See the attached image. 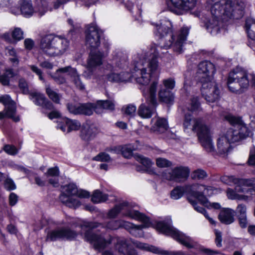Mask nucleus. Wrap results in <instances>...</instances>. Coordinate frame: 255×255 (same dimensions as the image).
Wrapping results in <instances>:
<instances>
[{
    "mask_svg": "<svg viewBox=\"0 0 255 255\" xmlns=\"http://www.w3.org/2000/svg\"><path fill=\"white\" fill-rule=\"evenodd\" d=\"M99 225L98 223L86 221H83L80 225L81 229L85 232L84 233L85 240L93 245L96 249L103 250L108 245L113 243L116 244V250L121 255H133L135 254L134 251L128 249V246L125 239L120 237H110L109 241H106L101 235L93 233L92 229L98 227Z\"/></svg>",
    "mask_w": 255,
    "mask_h": 255,
    "instance_id": "1",
    "label": "nucleus"
},
{
    "mask_svg": "<svg viewBox=\"0 0 255 255\" xmlns=\"http://www.w3.org/2000/svg\"><path fill=\"white\" fill-rule=\"evenodd\" d=\"M233 127L229 128L225 135L221 136L217 140L216 153L220 154L228 152L230 143L238 142L249 136L250 131L240 118L229 114L225 116Z\"/></svg>",
    "mask_w": 255,
    "mask_h": 255,
    "instance_id": "2",
    "label": "nucleus"
},
{
    "mask_svg": "<svg viewBox=\"0 0 255 255\" xmlns=\"http://www.w3.org/2000/svg\"><path fill=\"white\" fill-rule=\"evenodd\" d=\"M171 23L168 20H164L160 25L156 26L155 34L159 38L163 40V47L165 49L171 47L173 51L180 53L183 50V44L189 33V28L183 27L176 37L174 36L171 29Z\"/></svg>",
    "mask_w": 255,
    "mask_h": 255,
    "instance_id": "3",
    "label": "nucleus"
},
{
    "mask_svg": "<svg viewBox=\"0 0 255 255\" xmlns=\"http://www.w3.org/2000/svg\"><path fill=\"white\" fill-rule=\"evenodd\" d=\"M154 50V52L150 55L149 59L146 61L140 60L134 65L131 77L139 84L147 85L149 83L151 75L158 71L159 65L157 58L159 50Z\"/></svg>",
    "mask_w": 255,
    "mask_h": 255,
    "instance_id": "4",
    "label": "nucleus"
},
{
    "mask_svg": "<svg viewBox=\"0 0 255 255\" xmlns=\"http://www.w3.org/2000/svg\"><path fill=\"white\" fill-rule=\"evenodd\" d=\"M207 2L213 14L217 17L224 16L228 20L232 17L237 18L236 14L242 15L245 6L243 2H233L232 0H207Z\"/></svg>",
    "mask_w": 255,
    "mask_h": 255,
    "instance_id": "5",
    "label": "nucleus"
},
{
    "mask_svg": "<svg viewBox=\"0 0 255 255\" xmlns=\"http://www.w3.org/2000/svg\"><path fill=\"white\" fill-rule=\"evenodd\" d=\"M40 46L45 54L56 56L66 51L69 46V41L62 36L46 35L42 38Z\"/></svg>",
    "mask_w": 255,
    "mask_h": 255,
    "instance_id": "6",
    "label": "nucleus"
},
{
    "mask_svg": "<svg viewBox=\"0 0 255 255\" xmlns=\"http://www.w3.org/2000/svg\"><path fill=\"white\" fill-rule=\"evenodd\" d=\"M123 211V215L130 219L140 221L143 223L146 227L150 224L149 219L144 214L132 209L131 206L126 201H123L116 205L114 208L110 210L107 214L108 218H115L119 214Z\"/></svg>",
    "mask_w": 255,
    "mask_h": 255,
    "instance_id": "7",
    "label": "nucleus"
},
{
    "mask_svg": "<svg viewBox=\"0 0 255 255\" xmlns=\"http://www.w3.org/2000/svg\"><path fill=\"white\" fill-rule=\"evenodd\" d=\"M206 189L204 185L198 184L187 185L185 188L177 186L171 191L170 196L172 199L177 200L183 195L185 191H187L189 195L188 197V201L189 198H191L195 202H196V200H198L205 204L207 201L206 197L204 194L205 193V191Z\"/></svg>",
    "mask_w": 255,
    "mask_h": 255,
    "instance_id": "8",
    "label": "nucleus"
},
{
    "mask_svg": "<svg viewBox=\"0 0 255 255\" xmlns=\"http://www.w3.org/2000/svg\"><path fill=\"white\" fill-rule=\"evenodd\" d=\"M228 86L233 93L240 94L249 85V77L246 71L237 68L229 74Z\"/></svg>",
    "mask_w": 255,
    "mask_h": 255,
    "instance_id": "9",
    "label": "nucleus"
},
{
    "mask_svg": "<svg viewBox=\"0 0 255 255\" xmlns=\"http://www.w3.org/2000/svg\"><path fill=\"white\" fill-rule=\"evenodd\" d=\"M156 229L163 234L170 236L177 242L188 249L194 247V241L189 236L173 227L170 223L158 222L156 225Z\"/></svg>",
    "mask_w": 255,
    "mask_h": 255,
    "instance_id": "10",
    "label": "nucleus"
},
{
    "mask_svg": "<svg viewBox=\"0 0 255 255\" xmlns=\"http://www.w3.org/2000/svg\"><path fill=\"white\" fill-rule=\"evenodd\" d=\"M157 84V80L152 83L147 94L144 96L146 103L141 104L138 108V114L142 118H150L154 112L155 107L157 104L156 91Z\"/></svg>",
    "mask_w": 255,
    "mask_h": 255,
    "instance_id": "11",
    "label": "nucleus"
},
{
    "mask_svg": "<svg viewBox=\"0 0 255 255\" xmlns=\"http://www.w3.org/2000/svg\"><path fill=\"white\" fill-rule=\"evenodd\" d=\"M91 49L87 59V70L85 76L88 78H97L102 76L99 67L103 64L104 54L100 51Z\"/></svg>",
    "mask_w": 255,
    "mask_h": 255,
    "instance_id": "12",
    "label": "nucleus"
},
{
    "mask_svg": "<svg viewBox=\"0 0 255 255\" xmlns=\"http://www.w3.org/2000/svg\"><path fill=\"white\" fill-rule=\"evenodd\" d=\"M78 192L77 186L74 183H70L61 187V194L59 199L66 206L72 208H76L81 205L80 202L73 198Z\"/></svg>",
    "mask_w": 255,
    "mask_h": 255,
    "instance_id": "13",
    "label": "nucleus"
},
{
    "mask_svg": "<svg viewBox=\"0 0 255 255\" xmlns=\"http://www.w3.org/2000/svg\"><path fill=\"white\" fill-rule=\"evenodd\" d=\"M201 84V94L207 102L214 103L219 100L220 91L214 79Z\"/></svg>",
    "mask_w": 255,
    "mask_h": 255,
    "instance_id": "14",
    "label": "nucleus"
},
{
    "mask_svg": "<svg viewBox=\"0 0 255 255\" xmlns=\"http://www.w3.org/2000/svg\"><path fill=\"white\" fill-rule=\"evenodd\" d=\"M0 103L5 106L4 110L0 112V120L6 117L12 119L15 122L19 121V116L15 115L16 111L15 103L9 95H4L0 97Z\"/></svg>",
    "mask_w": 255,
    "mask_h": 255,
    "instance_id": "15",
    "label": "nucleus"
},
{
    "mask_svg": "<svg viewBox=\"0 0 255 255\" xmlns=\"http://www.w3.org/2000/svg\"><path fill=\"white\" fill-rule=\"evenodd\" d=\"M183 126L184 130H191L197 133L203 131L209 127L201 118H195L190 114L185 115Z\"/></svg>",
    "mask_w": 255,
    "mask_h": 255,
    "instance_id": "16",
    "label": "nucleus"
},
{
    "mask_svg": "<svg viewBox=\"0 0 255 255\" xmlns=\"http://www.w3.org/2000/svg\"><path fill=\"white\" fill-rule=\"evenodd\" d=\"M215 71L214 65L211 62L203 61L198 66L196 77L201 84L213 79V76Z\"/></svg>",
    "mask_w": 255,
    "mask_h": 255,
    "instance_id": "17",
    "label": "nucleus"
},
{
    "mask_svg": "<svg viewBox=\"0 0 255 255\" xmlns=\"http://www.w3.org/2000/svg\"><path fill=\"white\" fill-rule=\"evenodd\" d=\"M190 172L187 166H178L173 168L170 171H165L163 176L168 180L181 182L186 180L189 177Z\"/></svg>",
    "mask_w": 255,
    "mask_h": 255,
    "instance_id": "18",
    "label": "nucleus"
},
{
    "mask_svg": "<svg viewBox=\"0 0 255 255\" xmlns=\"http://www.w3.org/2000/svg\"><path fill=\"white\" fill-rule=\"evenodd\" d=\"M168 3L169 10L177 15H182L185 12L193 9L196 5L197 0H170Z\"/></svg>",
    "mask_w": 255,
    "mask_h": 255,
    "instance_id": "19",
    "label": "nucleus"
},
{
    "mask_svg": "<svg viewBox=\"0 0 255 255\" xmlns=\"http://www.w3.org/2000/svg\"><path fill=\"white\" fill-rule=\"evenodd\" d=\"M103 31L97 26L91 25L86 32V44L91 49H95L100 45Z\"/></svg>",
    "mask_w": 255,
    "mask_h": 255,
    "instance_id": "20",
    "label": "nucleus"
},
{
    "mask_svg": "<svg viewBox=\"0 0 255 255\" xmlns=\"http://www.w3.org/2000/svg\"><path fill=\"white\" fill-rule=\"evenodd\" d=\"M77 233L68 228H62L49 232L46 241H55L58 240H72L76 238Z\"/></svg>",
    "mask_w": 255,
    "mask_h": 255,
    "instance_id": "21",
    "label": "nucleus"
},
{
    "mask_svg": "<svg viewBox=\"0 0 255 255\" xmlns=\"http://www.w3.org/2000/svg\"><path fill=\"white\" fill-rule=\"evenodd\" d=\"M197 136L202 146L207 152L211 153L212 154L216 153V149L210 137L209 127L203 131H199Z\"/></svg>",
    "mask_w": 255,
    "mask_h": 255,
    "instance_id": "22",
    "label": "nucleus"
},
{
    "mask_svg": "<svg viewBox=\"0 0 255 255\" xmlns=\"http://www.w3.org/2000/svg\"><path fill=\"white\" fill-rule=\"evenodd\" d=\"M132 244L136 248L151 252L153 254L159 255H185L182 252H178L176 253H169L167 251L163 250L159 248L150 245L146 243H141L137 241H132Z\"/></svg>",
    "mask_w": 255,
    "mask_h": 255,
    "instance_id": "23",
    "label": "nucleus"
},
{
    "mask_svg": "<svg viewBox=\"0 0 255 255\" xmlns=\"http://www.w3.org/2000/svg\"><path fill=\"white\" fill-rule=\"evenodd\" d=\"M212 16L205 23L207 31L212 35H216L219 32L222 26V21H228L227 18L224 19V16L217 17L211 11Z\"/></svg>",
    "mask_w": 255,
    "mask_h": 255,
    "instance_id": "24",
    "label": "nucleus"
},
{
    "mask_svg": "<svg viewBox=\"0 0 255 255\" xmlns=\"http://www.w3.org/2000/svg\"><path fill=\"white\" fill-rule=\"evenodd\" d=\"M57 71L60 72H68V75L71 77L72 82L75 85V87L80 90H84L85 89V85L82 82L80 76L75 68L68 66L59 68L57 69Z\"/></svg>",
    "mask_w": 255,
    "mask_h": 255,
    "instance_id": "25",
    "label": "nucleus"
},
{
    "mask_svg": "<svg viewBox=\"0 0 255 255\" xmlns=\"http://www.w3.org/2000/svg\"><path fill=\"white\" fill-rule=\"evenodd\" d=\"M235 189L239 193H247L254 191L252 189H246L245 187H254L255 186V178L239 179L235 180Z\"/></svg>",
    "mask_w": 255,
    "mask_h": 255,
    "instance_id": "26",
    "label": "nucleus"
},
{
    "mask_svg": "<svg viewBox=\"0 0 255 255\" xmlns=\"http://www.w3.org/2000/svg\"><path fill=\"white\" fill-rule=\"evenodd\" d=\"M33 102L37 106L42 107L43 109L52 110L54 109L52 103L45 97L43 94L38 93H31L30 95Z\"/></svg>",
    "mask_w": 255,
    "mask_h": 255,
    "instance_id": "27",
    "label": "nucleus"
},
{
    "mask_svg": "<svg viewBox=\"0 0 255 255\" xmlns=\"http://www.w3.org/2000/svg\"><path fill=\"white\" fill-rule=\"evenodd\" d=\"M62 123L65 125L59 124L58 128L64 132L66 131V128H67V131L68 132L72 130H77L81 127V124L78 121L71 120L67 118L62 120Z\"/></svg>",
    "mask_w": 255,
    "mask_h": 255,
    "instance_id": "28",
    "label": "nucleus"
},
{
    "mask_svg": "<svg viewBox=\"0 0 255 255\" xmlns=\"http://www.w3.org/2000/svg\"><path fill=\"white\" fill-rule=\"evenodd\" d=\"M131 226L130 222L123 220H111L103 225L104 228L110 230H116L120 228L129 229Z\"/></svg>",
    "mask_w": 255,
    "mask_h": 255,
    "instance_id": "29",
    "label": "nucleus"
},
{
    "mask_svg": "<svg viewBox=\"0 0 255 255\" xmlns=\"http://www.w3.org/2000/svg\"><path fill=\"white\" fill-rule=\"evenodd\" d=\"M235 212L234 210L227 208L222 210L219 215V219L221 223L229 225L234 222Z\"/></svg>",
    "mask_w": 255,
    "mask_h": 255,
    "instance_id": "30",
    "label": "nucleus"
},
{
    "mask_svg": "<svg viewBox=\"0 0 255 255\" xmlns=\"http://www.w3.org/2000/svg\"><path fill=\"white\" fill-rule=\"evenodd\" d=\"M113 62L120 68H124L127 65L128 56L121 51H116L113 54Z\"/></svg>",
    "mask_w": 255,
    "mask_h": 255,
    "instance_id": "31",
    "label": "nucleus"
},
{
    "mask_svg": "<svg viewBox=\"0 0 255 255\" xmlns=\"http://www.w3.org/2000/svg\"><path fill=\"white\" fill-rule=\"evenodd\" d=\"M94 111L96 113H100V112L98 110L97 106L96 105V103H80L79 115L90 116L93 114Z\"/></svg>",
    "mask_w": 255,
    "mask_h": 255,
    "instance_id": "32",
    "label": "nucleus"
},
{
    "mask_svg": "<svg viewBox=\"0 0 255 255\" xmlns=\"http://www.w3.org/2000/svg\"><path fill=\"white\" fill-rule=\"evenodd\" d=\"M136 160L139 161L143 166V168L140 166L136 167V170L138 171L146 172L150 173L152 172L150 169L153 165L152 162L151 160L147 157H144L142 155H137Z\"/></svg>",
    "mask_w": 255,
    "mask_h": 255,
    "instance_id": "33",
    "label": "nucleus"
},
{
    "mask_svg": "<svg viewBox=\"0 0 255 255\" xmlns=\"http://www.w3.org/2000/svg\"><path fill=\"white\" fill-rule=\"evenodd\" d=\"M20 13L25 17L31 16L34 13L30 0H21L19 1Z\"/></svg>",
    "mask_w": 255,
    "mask_h": 255,
    "instance_id": "34",
    "label": "nucleus"
},
{
    "mask_svg": "<svg viewBox=\"0 0 255 255\" xmlns=\"http://www.w3.org/2000/svg\"><path fill=\"white\" fill-rule=\"evenodd\" d=\"M94 128L90 127L88 125H85L82 126L80 131V137L85 141L91 140L95 136Z\"/></svg>",
    "mask_w": 255,
    "mask_h": 255,
    "instance_id": "35",
    "label": "nucleus"
},
{
    "mask_svg": "<svg viewBox=\"0 0 255 255\" xmlns=\"http://www.w3.org/2000/svg\"><path fill=\"white\" fill-rule=\"evenodd\" d=\"M159 99L160 101L167 103H171L174 100L173 93L165 88H161L158 93Z\"/></svg>",
    "mask_w": 255,
    "mask_h": 255,
    "instance_id": "36",
    "label": "nucleus"
},
{
    "mask_svg": "<svg viewBox=\"0 0 255 255\" xmlns=\"http://www.w3.org/2000/svg\"><path fill=\"white\" fill-rule=\"evenodd\" d=\"M107 77L108 81L111 82H125L129 77V74L128 73H121L120 74H116L115 73H111L107 74Z\"/></svg>",
    "mask_w": 255,
    "mask_h": 255,
    "instance_id": "37",
    "label": "nucleus"
},
{
    "mask_svg": "<svg viewBox=\"0 0 255 255\" xmlns=\"http://www.w3.org/2000/svg\"><path fill=\"white\" fill-rule=\"evenodd\" d=\"M246 28L248 37L255 40V20L248 19L246 21Z\"/></svg>",
    "mask_w": 255,
    "mask_h": 255,
    "instance_id": "38",
    "label": "nucleus"
},
{
    "mask_svg": "<svg viewBox=\"0 0 255 255\" xmlns=\"http://www.w3.org/2000/svg\"><path fill=\"white\" fill-rule=\"evenodd\" d=\"M189 202L192 205L194 209L197 212L203 214L211 224L213 225H216V221L213 218L209 216L203 207L198 206L197 202H195L191 198H189Z\"/></svg>",
    "mask_w": 255,
    "mask_h": 255,
    "instance_id": "39",
    "label": "nucleus"
},
{
    "mask_svg": "<svg viewBox=\"0 0 255 255\" xmlns=\"http://www.w3.org/2000/svg\"><path fill=\"white\" fill-rule=\"evenodd\" d=\"M97 106L98 110L101 112L102 109H106L109 110H114L115 108V104L112 101L110 100H100L98 101L96 103Z\"/></svg>",
    "mask_w": 255,
    "mask_h": 255,
    "instance_id": "40",
    "label": "nucleus"
},
{
    "mask_svg": "<svg viewBox=\"0 0 255 255\" xmlns=\"http://www.w3.org/2000/svg\"><path fill=\"white\" fill-rule=\"evenodd\" d=\"M168 128L167 122L164 118H158L154 127V130L159 133H163Z\"/></svg>",
    "mask_w": 255,
    "mask_h": 255,
    "instance_id": "41",
    "label": "nucleus"
},
{
    "mask_svg": "<svg viewBox=\"0 0 255 255\" xmlns=\"http://www.w3.org/2000/svg\"><path fill=\"white\" fill-rule=\"evenodd\" d=\"M108 199V195L103 193L99 190H96L93 193L91 200L94 203H99L106 201Z\"/></svg>",
    "mask_w": 255,
    "mask_h": 255,
    "instance_id": "42",
    "label": "nucleus"
},
{
    "mask_svg": "<svg viewBox=\"0 0 255 255\" xmlns=\"http://www.w3.org/2000/svg\"><path fill=\"white\" fill-rule=\"evenodd\" d=\"M238 192L236 190L229 188L227 191V194L228 198L232 200H247L248 196L243 195H239L237 193Z\"/></svg>",
    "mask_w": 255,
    "mask_h": 255,
    "instance_id": "43",
    "label": "nucleus"
},
{
    "mask_svg": "<svg viewBox=\"0 0 255 255\" xmlns=\"http://www.w3.org/2000/svg\"><path fill=\"white\" fill-rule=\"evenodd\" d=\"M46 92L49 98L54 103L59 104L60 100V96L59 94L52 90L49 86L47 85Z\"/></svg>",
    "mask_w": 255,
    "mask_h": 255,
    "instance_id": "44",
    "label": "nucleus"
},
{
    "mask_svg": "<svg viewBox=\"0 0 255 255\" xmlns=\"http://www.w3.org/2000/svg\"><path fill=\"white\" fill-rule=\"evenodd\" d=\"M187 108L189 111L192 112H196L201 111V109L198 98L194 97L192 98L190 103Z\"/></svg>",
    "mask_w": 255,
    "mask_h": 255,
    "instance_id": "45",
    "label": "nucleus"
},
{
    "mask_svg": "<svg viewBox=\"0 0 255 255\" xmlns=\"http://www.w3.org/2000/svg\"><path fill=\"white\" fill-rule=\"evenodd\" d=\"M191 178L193 179H204L208 176L207 172L201 169L194 170L191 173Z\"/></svg>",
    "mask_w": 255,
    "mask_h": 255,
    "instance_id": "46",
    "label": "nucleus"
},
{
    "mask_svg": "<svg viewBox=\"0 0 255 255\" xmlns=\"http://www.w3.org/2000/svg\"><path fill=\"white\" fill-rule=\"evenodd\" d=\"M80 103H68L66 107L71 114L77 115H79Z\"/></svg>",
    "mask_w": 255,
    "mask_h": 255,
    "instance_id": "47",
    "label": "nucleus"
},
{
    "mask_svg": "<svg viewBox=\"0 0 255 255\" xmlns=\"http://www.w3.org/2000/svg\"><path fill=\"white\" fill-rule=\"evenodd\" d=\"M18 87L20 91L23 94L30 95V94L31 93L29 91L28 83L24 78H20L19 80Z\"/></svg>",
    "mask_w": 255,
    "mask_h": 255,
    "instance_id": "48",
    "label": "nucleus"
},
{
    "mask_svg": "<svg viewBox=\"0 0 255 255\" xmlns=\"http://www.w3.org/2000/svg\"><path fill=\"white\" fill-rule=\"evenodd\" d=\"M136 108L133 105L130 104L122 108L124 114L130 118L133 117L135 115Z\"/></svg>",
    "mask_w": 255,
    "mask_h": 255,
    "instance_id": "49",
    "label": "nucleus"
},
{
    "mask_svg": "<svg viewBox=\"0 0 255 255\" xmlns=\"http://www.w3.org/2000/svg\"><path fill=\"white\" fill-rule=\"evenodd\" d=\"M134 148L130 145H125L121 148L123 155L127 158H130L132 156V151Z\"/></svg>",
    "mask_w": 255,
    "mask_h": 255,
    "instance_id": "50",
    "label": "nucleus"
},
{
    "mask_svg": "<svg viewBox=\"0 0 255 255\" xmlns=\"http://www.w3.org/2000/svg\"><path fill=\"white\" fill-rule=\"evenodd\" d=\"M12 37L14 40L16 41L23 39V32L18 27L15 28L11 33Z\"/></svg>",
    "mask_w": 255,
    "mask_h": 255,
    "instance_id": "51",
    "label": "nucleus"
},
{
    "mask_svg": "<svg viewBox=\"0 0 255 255\" xmlns=\"http://www.w3.org/2000/svg\"><path fill=\"white\" fill-rule=\"evenodd\" d=\"M157 166L160 168H164L170 167L172 165V163L169 160L164 158L159 157L156 159Z\"/></svg>",
    "mask_w": 255,
    "mask_h": 255,
    "instance_id": "52",
    "label": "nucleus"
},
{
    "mask_svg": "<svg viewBox=\"0 0 255 255\" xmlns=\"http://www.w3.org/2000/svg\"><path fill=\"white\" fill-rule=\"evenodd\" d=\"M3 150L8 154L11 155H16L18 153V149L12 145L6 144L3 147Z\"/></svg>",
    "mask_w": 255,
    "mask_h": 255,
    "instance_id": "53",
    "label": "nucleus"
},
{
    "mask_svg": "<svg viewBox=\"0 0 255 255\" xmlns=\"http://www.w3.org/2000/svg\"><path fill=\"white\" fill-rule=\"evenodd\" d=\"M93 160L101 162H106L110 160V157L107 153L102 152L93 158Z\"/></svg>",
    "mask_w": 255,
    "mask_h": 255,
    "instance_id": "54",
    "label": "nucleus"
},
{
    "mask_svg": "<svg viewBox=\"0 0 255 255\" xmlns=\"http://www.w3.org/2000/svg\"><path fill=\"white\" fill-rule=\"evenodd\" d=\"M60 73L57 70L55 74L52 76L54 80L58 84H62L66 82V79L63 76L59 75V73ZM66 73L68 74V72Z\"/></svg>",
    "mask_w": 255,
    "mask_h": 255,
    "instance_id": "55",
    "label": "nucleus"
},
{
    "mask_svg": "<svg viewBox=\"0 0 255 255\" xmlns=\"http://www.w3.org/2000/svg\"><path fill=\"white\" fill-rule=\"evenodd\" d=\"M4 187L7 190H12L16 188V186L13 181L10 178H6L4 183Z\"/></svg>",
    "mask_w": 255,
    "mask_h": 255,
    "instance_id": "56",
    "label": "nucleus"
},
{
    "mask_svg": "<svg viewBox=\"0 0 255 255\" xmlns=\"http://www.w3.org/2000/svg\"><path fill=\"white\" fill-rule=\"evenodd\" d=\"M165 87L168 89H173L175 86V81L172 78L165 79L163 81Z\"/></svg>",
    "mask_w": 255,
    "mask_h": 255,
    "instance_id": "57",
    "label": "nucleus"
},
{
    "mask_svg": "<svg viewBox=\"0 0 255 255\" xmlns=\"http://www.w3.org/2000/svg\"><path fill=\"white\" fill-rule=\"evenodd\" d=\"M215 236H216V238H215L216 245L218 247L220 248L222 246V233L220 231H218V230H215Z\"/></svg>",
    "mask_w": 255,
    "mask_h": 255,
    "instance_id": "58",
    "label": "nucleus"
},
{
    "mask_svg": "<svg viewBox=\"0 0 255 255\" xmlns=\"http://www.w3.org/2000/svg\"><path fill=\"white\" fill-rule=\"evenodd\" d=\"M246 206L244 204H239L237 208V212L238 214V217H243L246 216Z\"/></svg>",
    "mask_w": 255,
    "mask_h": 255,
    "instance_id": "59",
    "label": "nucleus"
},
{
    "mask_svg": "<svg viewBox=\"0 0 255 255\" xmlns=\"http://www.w3.org/2000/svg\"><path fill=\"white\" fill-rule=\"evenodd\" d=\"M46 174L48 176L57 177L59 175V169L57 167L49 168Z\"/></svg>",
    "mask_w": 255,
    "mask_h": 255,
    "instance_id": "60",
    "label": "nucleus"
},
{
    "mask_svg": "<svg viewBox=\"0 0 255 255\" xmlns=\"http://www.w3.org/2000/svg\"><path fill=\"white\" fill-rule=\"evenodd\" d=\"M236 179H238V178H236L233 176H223L221 177V181L226 184H230L232 182L234 183L235 184Z\"/></svg>",
    "mask_w": 255,
    "mask_h": 255,
    "instance_id": "61",
    "label": "nucleus"
},
{
    "mask_svg": "<svg viewBox=\"0 0 255 255\" xmlns=\"http://www.w3.org/2000/svg\"><path fill=\"white\" fill-rule=\"evenodd\" d=\"M132 225L129 229H125L127 230H128L129 233L132 235L136 237L137 236L138 233H137L139 230L141 229L140 226H136L130 223Z\"/></svg>",
    "mask_w": 255,
    "mask_h": 255,
    "instance_id": "62",
    "label": "nucleus"
},
{
    "mask_svg": "<svg viewBox=\"0 0 255 255\" xmlns=\"http://www.w3.org/2000/svg\"><path fill=\"white\" fill-rule=\"evenodd\" d=\"M24 45L26 50H30L33 47L34 42L33 40L30 38H26L24 40Z\"/></svg>",
    "mask_w": 255,
    "mask_h": 255,
    "instance_id": "63",
    "label": "nucleus"
},
{
    "mask_svg": "<svg viewBox=\"0 0 255 255\" xmlns=\"http://www.w3.org/2000/svg\"><path fill=\"white\" fill-rule=\"evenodd\" d=\"M75 196L80 198H86L90 197V193L86 190L78 189L77 194H76Z\"/></svg>",
    "mask_w": 255,
    "mask_h": 255,
    "instance_id": "64",
    "label": "nucleus"
}]
</instances>
